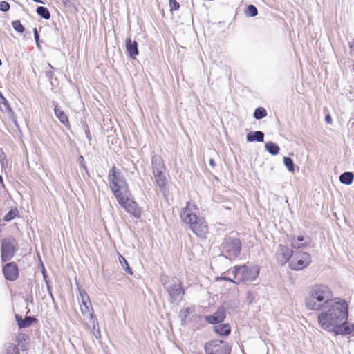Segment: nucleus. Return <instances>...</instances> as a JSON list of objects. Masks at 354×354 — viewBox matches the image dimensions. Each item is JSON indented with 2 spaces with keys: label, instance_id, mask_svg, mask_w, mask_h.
Returning a JSON list of instances; mask_svg holds the SVG:
<instances>
[{
  "label": "nucleus",
  "instance_id": "obj_1",
  "mask_svg": "<svg viewBox=\"0 0 354 354\" xmlns=\"http://www.w3.org/2000/svg\"><path fill=\"white\" fill-rule=\"evenodd\" d=\"M321 309L317 322L321 328L335 335H354V323L349 324L348 304L345 299H337L327 303Z\"/></svg>",
  "mask_w": 354,
  "mask_h": 354
},
{
  "label": "nucleus",
  "instance_id": "obj_2",
  "mask_svg": "<svg viewBox=\"0 0 354 354\" xmlns=\"http://www.w3.org/2000/svg\"><path fill=\"white\" fill-rule=\"evenodd\" d=\"M333 292L326 285L315 284L311 287L308 295L305 299V306L308 310L319 311L331 299Z\"/></svg>",
  "mask_w": 354,
  "mask_h": 354
},
{
  "label": "nucleus",
  "instance_id": "obj_3",
  "mask_svg": "<svg viewBox=\"0 0 354 354\" xmlns=\"http://www.w3.org/2000/svg\"><path fill=\"white\" fill-rule=\"evenodd\" d=\"M151 167L157 186L163 195H167L168 189L167 187V179L165 176L166 167L161 156L153 155L151 157Z\"/></svg>",
  "mask_w": 354,
  "mask_h": 354
},
{
  "label": "nucleus",
  "instance_id": "obj_4",
  "mask_svg": "<svg viewBox=\"0 0 354 354\" xmlns=\"http://www.w3.org/2000/svg\"><path fill=\"white\" fill-rule=\"evenodd\" d=\"M108 180L111 183L110 189L115 198L122 194L127 195V194H129V185L125 178L115 166H113L109 170Z\"/></svg>",
  "mask_w": 354,
  "mask_h": 354
},
{
  "label": "nucleus",
  "instance_id": "obj_5",
  "mask_svg": "<svg viewBox=\"0 0 354 354\" xmlns=\"http://www.w3.org/2000/svg\"><path fill=\"white\" fill-rule=\"evenodd\" d=\"M241 248V242L234 232L226 235L221 245L222 255L230 260L236 258L240 254Z\"/></svg>",
  "mask_w": 354,
  "mask_h": 354
},
{
  "label": "nucleus",
  "instance_id": "obj_6",
  "mask_svg": "<svg viewBox=\"0 0 354 354\" xmlns=\"http://www.w3.org/2000/svg\"><path fill=\"white\" fill-rule=\"evenodd\" d=\"M160 281L170 297V301L180 302L185 295L180 281L176 278L170 279L167 275H162L160 277Z\"/></svg>",
  "mask_w": 354,
  "mask_h": 354
},
{
  "label": "nucleus",
  "instance_id": "obj_7",
  "mask_svg": "<svg viewBox=\"0 0 354 354\" xmlns=\"http://www.w3.org/2000/svg\"><path fill=\"white\" fill-rule=\"evenodd\" d=\"M234 277L236 280L235 283H247L254 281L259 274L257 266H235L233 270Z\"/></svg>",
  "mask_w": 354,
  "mask_h": 354
},
{
  "label": "nucleus",
  "instance_id": "obj_8",
  "mask_svg": "<svg viewBox=\"0 0 354 354\" xmlns=\"http://www.w3.org/2000/svg\"><path fill=\"white\" fill-rule=\"evenodd\" d=\"M131 193L127 195L122 194L115 198L119 205L124 208L129 214L136 218H140L141 216V209L138 207V203L129 196Z\"/></svg>",
  "mask_w": 354,
  "mask_h": 354
},
{
  "label": "nucleus",
  "instance_id": "obj_9",
  "mask_svg": "<svg viewBox=\"0 0 354 354\" xmlns=\"http://www.w3.org/2000/svg\"><path fill=\"white\" fill-rule=\"evenodd\" d=\"M204 349L206 354H230L231 347L224 341L214 339L207 342Z\"/></svg>",
  "mask_w": 354,
  "mask_h": 354
},
{
  "label": "nucleus",
  "instance_id": "obj_10",
  "mask_svg": "<svg viewBox=\"0 0 354 354\" xmlns=\"http://www.w3.org/2000/svg\"><path fill=\"white\" fill-rule=\"evenodd\" d=\"M17 242L14 238H5L1 241V257L3 262L10 260L16 252Z\"/></svg>",
  "mask_w": 354,
  "mask_h": 354
},
{
  "label": "nucleus",
  "instance_id": "obj_11",
  "mask_svg": "<svg viewBox=\"0 0 354 354\" xmlns=\"http://www.w3.org/2000/svg\"><path fill=\"white\" fill-rule=\"evenodd\" d=\"M310 263V255L306 252H299L295 253L293 259L289 263V268L292 270H301L308 266Z\"/></svg>",
  "mask_w": 354,
  "mask_h": 354
},
{
  "label": "nucleus",
  "instance_id": "obj_12",
  "mask_svg": "<svg viewBox=\"0 0 354 354\" xmlns=\"http://www.w3.org/2000/svg\"><path fill=\"white\" fill-rule=\"evenodd\" d=\"M293 256V251L287 246L279 244L275 253L276 260L278 264L283 266Z\"/></svg>",
  "mask_w": 354,
  "mask_h": 354
},
{
  "label": "nucleus",
  "instance_id": "obj_13",
  "mask_svg": "<svg viewBox=\"0 0 354 354\" xmlns=\"http://www.w3.org/2000/svg\"><path fill=\"white\" fill-rule=\"evenodd\" d=\"M194 209H195V205H191L189 202H187V205L182 209L180 216L183 223L190 225L197 221L198 216L193 212Z\"/></svg>",
  "mask_w": 354,
  "mask_h": 354
},
{
  "label": "nucleus",
  "instance_id": "obj_14",
  "mask_svg": "<svg viewBox=\"0 0 354 354\" xmlns=\"http://www.w3.org/2000/svg\"><path fill=\"white\" fill-rule=\"evenodd\" d=\"M192 231L198 237L205 238L208 232L207 224L203 218L198 217L197 221L189 225Z\"/></svg>",
  "mask_w": 354,
  "mask_h": 354
},
{
  "label": "nucleus",
  "instance_id": "obj_15",
  "mask_svg": "<svg viewBox=\"0 0 354 354\" xmlns=\"http://www.w3.org/2000/svg\"><path fill=\"white\" fill-rule=\"evenodd\" d=\"M3 274L6 280L15 281L19 276L18 267L15 262H9L3 266Z\"/></svg>",
  "mask_w": 354,
  "mask_h": 354
},
{
  "label": "nucleus",
  "instance_id": "obj_16",
  "mask_svg": "<svg viewBox=\"0 0 354 354\" xmlns=\"http://www.w3.org/2000/svg\"><path fill=\"white\" fill-rule=\"evenodd\" d=\"M226 317L225 309L223 306H219L213 315L205 316V320L210 324L216 325L222 323Z\"/></svg>",
  "mask_w": 354,
  "mask_h": 354
},
{
  "label": "nucleus",
  "instance_id": "obj_17",
  "mask_svg": "<svg viewBox=\"0 0 354 354\" xmlns=\"http://www.w3.org/2000/svg\"><path fill=\"white\" fill-rule=\"evenodd\" d=\"M15 319L19 328H25L30 326L33 322H37V319L31 316H26L24 318L18 314L15 315Z\"/></svg>",
  "mask_w": 354,
  "mask_h": 354
},
{
  "label": "nucleus",
  "instance_id": "obj_18",
  "mask_svg": "<svg viewBox=\"0 0 354 354\" xmlns=\"http://www.w3.org/2000/svg\"><path fill=\"white\" fill-rule=\"evenodd\" d=\"M126 49L131 58L135 59L136 56L139 54L138 43L136 41H132L130 38L126 40Z\"/></svg>",
  "mask_w": 354,
  "mask_h": 354
},
{
  "label": "nucleus",
  "instance_id": "obj_19",
  "mask_svg": "<svg viewBox=\"0 0 354 354\" xmlns=\"http://www.w3.org/2000/svg\"><path fill=\"white\" fill-rule=\"evenodd\" d=\"M28 339H29L28 335L24 334V333H19L16 337V338H15V342L17 343L16 346H17L19 350L20 349L21 351H25L28 349Z\"/></svg>",
  "mask_w": 354,
  "mask_h": 354
},
{
  "label": "nucleus",
  "instance_id": "obj_20",
  "mask_svg": "<svg viewBox=\"0 0 354 354\" xmlns=\"http://www.w3.org/2000/svg\"><path fill=\"white\" fill-rule=\"evenodd\" d=\"M310 243V240L305 241L303 236H298L297 238L292 236L290 239L291 247L296 249L307 247Z\"/></svg>",
  "mask_w": 354,
  "mask_h": 354
},
{
  "label": "nucleus",
  "instance_id": "obj_21",
  "mask_svg": "<svg viewBox=\"0 0 354 354\" xmlns=\"http://www.w3.org/2000/svg\"><path fill=\"white\" fill-rule=\"evenodd\" d=\"M53 104L54 106L55 115L60 122L64 125L68 124V118L64 111L59 106L57 102H53Z\"/></svg>",
  "mask_w": 354,
  "mask_h": 354
},
{
  "label": "nucleus",
  "instance_id": "obj_22",
  "mask_svg": "<svg viewBox=\"0 0 354 354\" xmlns=\"http://www.w3.org/2000/svg\"><path fill=\"white\" fill-rule=\"evenodd\" d=\"M246 140L249 142H263L264 140V133L261 131H250L246 135Z\"/></svg>",
  "mask_w": 354,
  "mask_h": 354
},
{
  "label": "nucleus",
  "instance_id": "obj_23",
  "mask_svg": "<svg viewBox=\"0 0 354 354\" xmlns=\"http://www.w3.org/2000/svg\"><path fill=\"white\" fill-rule=\"evenodd\" d=\"M214 330L220 336H228L231 333V328L228 324H218L214 327Z\"/></svg>",
  "mask_w": 354,
  "mask_h": 354
},
{
  "label": "nucleus",
  "instance_id": "obj_24",
  "mask_svg": "<svg viewBox=\"0 0 354 354\" xmlns=\"http://www.w3.org/2000/svg\"><path fill=\"white\" fill-rule=\"evenodd\" d=\"M90 321L92 325V332L96 339L101 337L100 331L98 327V321L93 313H90Z\"/></svg>",
  "mask_w": 354,
  "mask_h": 354
},
{
  "label": "nucleus",
  "instance_id": "obj_25",
  "mask_svg": "<svg viewBox=\"0 0 354 354\" xmlns=\"http://www.w3.org/2000/svg\"><path fill=\"white\" fill-rule=\"evenodd\" d=\"M354 179V174L353 172L346 171L339 176V181L342 184L350 185L352 184Z\"/></svg>",
  "mask_w": 354,
  "mask_h": 354
},
{
  "label": "nucleus",
  "instance_id": "obj_26",
  "mask_svg": "<svg viewBox=\"0 0 354 354\" xmlns=\"http://www.w3.org/2000/svg\"><path fill=\"white\" fill-rule=\"evenodd\" d=\"M266 150L271 155L276 156L279 153V145L273 142H268L265 145Z\"/></svg>",
  "mask_w": 354,
  "mask_h": 354
},
{
  "label": "nucleus",
  "instance_id": "obj_27",
  "mask_svg": "<svg viewBox=\"0 0 354 354\" xmlns=\"http://www.w3.org/2000/svg\"><path fill=\"white\" fill-rule=\"evenodd\" d=\"M90 308H91L92 312L93 313V310L91 306V302L90 299L88 300L85 299V298L82 299L80 303V310L83 315L88 314L90 312Z\"/></svg>",
  "mask_w": 354,
  "mask_h": 354
},
{
  "label": "nucleus",
  "instance_id": "obj_28",
  "mask_svg": "<svg viewBox=\"0 0 354 354\" xmlns=\"http://www.w3.org/2000/svg\"><path fill=\"white\" fill-rule=\"evenodd\" d=\"M3 354H20V352L15 344L8 342L4 346Z\"/></svg>",
  "mask_w": 354,
  "mask_h": 354
},
{
  "label": "nucleus",
  "instance_id": "obj_29",
  "mask_svg": "<svg viewBox=\"0 0 354 354\" xmlns=\"http://www.w3.org/2000/svg\"><path fill=\"white\" fill-rule=\"evenodd\" d=\"M0 110L3 112H10L12 109L6 97L2 95L0 91Z\"/></svg>",
  "mask_w": 354,
  "mask_h": 354
},
{
  "label": "nucleus",
  "instance_id": "obj_30",
  "mask_svg": "<svg viewBox=\"0 0 354 354\" xmlns=\"http://www.w3.org/2000/svg\"><path fill=\"white\" fill-rule=\"evenodd\" d=\"M37 14L44 19H49L50 18V13L48 9L44 6H38L36 9Z\"/></svg>",
  "mask_w": 354,
  "mask_h": 354
},
{
  "label": "nucleus",
  "instance_id": "obj_31",
  "mask_svg": "<svg viewBox=\"0 0 354 354\" xmlns=\"http://www.w3.org/2000/svg\"><path fill=\"white\" fill-rule=\"evenodd\" d=\"M245 15L248 17H254L258 15V10L254 5L250 4L245 9Z\"/></svg>",
  "mask_w": 354,
  "mask_h": 354
},
{
  "label": "nucleus",
  "instance_id": "obj_32",
  "mask_svg": "<svg viewBox=\"0 0 354 354\" xmlns=\"http://www.w3.org/2000/svg\"><path fill=\"white\" fill-rule=\"evenodd\" d=\"M253 116L256 120H261L267 116V111L263 107H258L255 109Z\"/></svg>",
  "mask_w": 354,
  "mask_h": 354
},
{
  "label": "nucleus",
  "instance_id": "obj_33",
  "mask_svg": "<svg viewBox=\"0 0 354 354\" xmlns=\"http://www.w3.org/2000/svg\"><path fill=\"white\" fill-rule=\"evenodd\" d=\"M119 254V261H120L122 267L123 268V269L125 270V272L127 274H129L130 275H132L133 274V272H132V270L130 268L127 261L120 254Z\"/></svg>",
  "mask_w": 354,
  "mask_h": 354
},
{
  "label": "nucleus",
  "instance_id": "obj_34",
  "mask_svg": "<svg viewBox=\"0 0 354 354\" xmlns=\"http://www.w3.org/2000/svg\"><path fill=\"white\" fill-rule=\"evenodd\" d=\"M283 164L289 171H295V163L291 158L283 157Z\"/></svg>",
  "mask_w": 354,
  "mask_h": 354
},
{
  "label": "nucleus",
  "instance_id": "obj_35",
  "mask_svg": "<svg viewBox=\"0 0 354 354\" xmlns=\"http://www.w3.org/2000/svg\"><path fill=\"white\" fill-rule=\"evenodd\" d=\"M18 215L17 209H10L3 217V221L8 222L13 220Z\"/></svg>",
  "mask_w": 354,
  "mask_h": 354
},
{
  "label": "nucleus",
  "instance_id": "obj_36",
  "mask_svg": "<svg viewBox=\"0 0 354 354\" xmlns=\"http://www.w3.org/2000/svg\"><path fill=\"white\" fill-rule=\"evenodd\" d=\"M12 26L14 30L19 32L23 33L25 30V28L19 20H15L12 22Z\"/></svg>",
  "mask_w": 354,
  "mask_h": 354
},
{
  "label": "nucleus",
  "instance_id": "obj_37",
  "mask_svg": "<svg viewBox=\"0 0 354 354\" xmlns=\"http://www.w3.org/2000/svg\"><path fill=\"white\" fill-rule=\"evenodd\" d=\"M48 69L46 68L45 72L46 77L52 83V79L54 76L55 68L50 64H48Z\"/></svg>",
  "mask_w": 354,
  "mask_h": 354
},
{
  "label": "nucleus",
  "instance_id": "obj_38",
  "mask_svg": "<svg viewBox=\"0 0 354 354\" xmlns=\"http://www.w3.org/2000/svg\"><path fill=\"white\" fill-rule=\"evenodd\" d=\"M189 313H190V310H189V308H183L180 310L179 317L180 318L182 322H185L186 318L189 315Z\"/></svg>",
  "mask_w": 354,
  "mask_h": 354
},
{
  "label": "nucleus",
  "instance_id": "obj_39",
  "mask_svg": "<svg viewBox=\"0 0 354 354\" xmlns=\"http://www.w3.org/2000/svg\"><path fill=\"white\" fill-rule=\"evenodd\" d=\"M10 4L5 1H2L0 2V11L1 12H7L10 10Z\"/></svg>",
  "mask_w": 354,
  "mask_h": 354
},
{
  "label": "nucleus",
  "instance_id": "obj_40",
  "mask_svg": "<svg viewBox=\"0 0 354 354\" xmlns=\"http://www.w3.org/2000/svg\"><path fill=\"white\" fill-rule=\"evenodd\" d=\"M171 10H178L180 8V4L176 0H169Z\"/></svg>",
  "mask_w": 354,
  "mask_h": 354
},
{
  "label": "nucleus",
  "instance_id": "obj_41",
  "mask_svg": "<svg viewBox=\"0 0 354 354\" xmlns=\"http://www.w3.org/2000/svg\"><path fill=\"white\" fill-rule=\"evenodd\" d=\"M33 33H34V38H35V41H36V43H37V46L38 47H40L39 44V32H38V31H37V28H35L33 29Z\"/></svg>",
  "mask_w": 354,
  "mask_h": 354
},
{
  "label": "nucleus",
  "instance_id": "obj_42",
  "mask_svg": "<svg viewBox=\"0 0 354 354\" xmlns=\"http://www.w3.org/2000/svg\"><path fill=\"white\" fill-rule=\"evenodd\" d=\"M78 160H79V163H80V165L84 168L87 172H88V170H87V168H86V166L85 165V162H84V159L83 158L82 156H80L78 158Z\"/></svg>",
  "mask_w": 354,
  "mask_h": 354
},
{
  "label": "nucleus",
  "instance_id": "obj_43",
  "mask_svg": "<svg viewBox=\"0 0 354 354\" xmlns=\"http://www.w3.org/2000/svg\"><path fill=\"white\" fill-rule=\"evenodd\" d=\"M83 298H85V299L88 300L89 297L85 291H80V297H78V299H81V301H82Z\"/></svg>",
  "mask_w": 354,
  "mask_h": 354
},
{
  "label": "nucleus",
  "instance_id": "obj_44",
  "mask_svg": "<svg viewBox=\"0 0 354 354\" xmlns=\"http://www.w3.org/2000/svg\"><path fill=\"white\" fill-rule=\"evenodd\" d=\"M41 274H42V276H43L44 281L49 280L48 275L47 274V273L46 272V270H45L44 266H42Z\"/></svg>",
  "mask_w": 354,
  "mask_h": 354
},
{
  "label": "nucleus",
  "instance_id": "obj_45",
  "mask_svg": "<svg viewBox=\"0 0 354 354\" xmlns=\"http://www.w3.org/2000/svg\"><path fill=\"white\" fill-rule=\"evenodd\" d=\"M219 280H224V281H230V282H232V283H234L236 282V281H234L232 279H231L229 277H217L216 278V281H219Z\"/></svg>",
  "mask_w": 354,
  "mask_h": 354
},
{
  "label": "nucleus",
  "instance_id": "obj_46",
  "mask_svg": "<svg viewBox=\"0 0 354 354\" xmlns=\"http://www.w3.org/2000/svg\"><path fill=\"white\" fill-rule=\"evenodd\" d=\"M45 283L46 286L48 293H50V291H52V286L50 279L48 281H45Z\"/></svg>",
  "mask_w": 354,
  "mask_h": 354
},
{
  "label": "nucleus",
  "instance_id": "obj_47",
  "mask_svg": "<svg viewBox=\"0 0 354 354\" xmlns=\"http://www.w3.org/2000/svg\"><path fill=\"white\" fill-rule=\"evenodd\" d=\"M61 1H62L63 4L66 7H71L73 5L71 0H61Z\"/></svg>",
  "mask_w": 354,
  "mask_h": 354
},
{
  "label": "nucleus",
  "instance_id": "obj_48",
  "mask_svg": "<svg viewBox=\"0 0 354 354\" xmlns=\"http://www.w3.org/2000/svg\"><path fill=\"white\" fill-rule=\"evenodd\" d=\"M86 132L85 133V134H86V138L88 140H91V135L90 133L89 129H88V127L87 124H86Z\"/></svg>",
  "mask_w": 354,
  "mask_h": 354
},
{
  "label": "nucleus",
  "instance_id": "obj_49",
  "mask_svg": "<svg viewBox=\"0 0 354 354\" xmlns=\"http://www.w3.org/2000/svg\"><path fill=\"white\" fill-rule=\"evenodd\" d=\"M325 120L327 123L330 124L332 122V118L330 115H326L325 116Z\"/></svg>",
  "mask_w": 354,
  "mask_h": 354
},
{
  "label": "nucleus",
  "instance_id": "obj_50",
  "mask_svg": "<svg viewBox=\"0 0 354 354\" xmlns=\"http://www.w3.org/2000/svg\"><path fill=\"white\" fill-rule=\"evenodd\" d=\"M25 301L27 303L30 301V303H33V297L32 295H30L27 299H25Z\"/></svg>",
  "mask_w": 354,
  "mask_h": 354
},
{
  "label": "nucleus",
  "instance_id": "obj_51",
  "mask_svg": "<svg viewBox=\"0 0 354 354\" xmlns=\"http://www.w3.org/2000/svg\"><path fill=\"white\" fill-rule=\"evenodd\" d=\"M209 165H210L212 167H215V165H216L215 161H214V159H212V158H211V159L209 160Z\"/></svg>",
  "mask_w": 354,
  "mask_h": 354
},
{
  "label": "nucleus",
  "instance_id": "obj_52",
  "mask_svg": "<svg viewBox=\"0 0 354 354\" xmlns=\"http://www.w3.org/2000/svg\"><path fill=\"white\" fill-rule=\"evenodd\" d=\"M48 295L50 297V299H51L52 301L55 304V298L53 297L52 291H50V293H48Z\"/></svg>",
  "mask_w": 354,
  "mask_h": 354
},
{
  "label": "nucleus",
  "instance_id": "obj_53",
  "mask_svg": "<svg viewBox=\"0 0 354 354\" xmlns=\"http://www.w3.org/2000/svg\"><path fill=\"white\" fill-rule=\"evenodd\" d=\"M0 184L2 187H4V184L3 183V177L1 176H0Z\"/></svg>",
  "mask_w": 354,
  "mask_h": 354
},
{
  "label": "nucleus",
  "instance_id": "obj_54",
  "mask_svg": "<svg viewBox=\"0 0 354 354\" xmlns=\"http://www.w3.org/2000/svg\"><path fill=\"white\" fill-rule=\"evenodd\" d=\"M32 1L36 2V3H41V4H44V2L42 0H32Z\"/></svg>",
  "mask_w": 354,
  "mask_h": 354
},
{
  "label": "nucleus",
  "instance_id": "obj_55",
  "mask_svg": "<svg viewBox=\"0 0 354 354\" xmlns=\"http://www.w3.org/2000/svg\"><path fill=\"white\" fill-rule=\"evenodd\" d=\"M86 123L84 124V132L86 133Z\"/></svg>",
  "mask_w": 354,
  "mask_h": 354
},
{
  "label": "nucleus",
  "instance_id": "obj_56",
  "mask_svg": "<svg viewBox=\"0 0 354 354\" xmlns=\"http://www.w3.org/2000/svg\"><path fill=\"white\" fill-rule=\"evenodd\" d=\"M3 224H1V221L0 220V225H2Z\"/></svg>",
  "mask_w": 354,
  "mask_h": 354
}]
</instances>
